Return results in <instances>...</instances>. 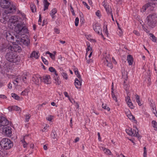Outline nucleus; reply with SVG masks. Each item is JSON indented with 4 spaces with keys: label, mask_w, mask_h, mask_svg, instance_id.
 I'll return each instance as SVG.
<instances>
[{
    "label": "nucleus",
    "mask_w": 157,
    "mask_h": 157,
    "mask_svg": "<svg viewBox=\"0 0 157 157\" xmlns=\"http://www.w3.org/2000/svg\"><path fill=\"white\" fill-rule=\"evenodd\" d=\"M0 5L2 8L6 9L4 12L6 14L13 13L16 12V8L13 2L6 0H1Z\"/></svg>",
    "instance_id": "1"
},
{
    "label": "nucleus",
    "mask_w": 157,
    "mask_h": 157,
    "mask_svg": "<svg viewBox=\"0 0 157 157\" xmlns=\"http://www.w3.org/2000/svg\"><path fill=\"white\" fill-rule=\"evenodd\" d=\"M6 54L5 57L6 59L9 62L13 63H19L20 61V58L18 56L10 50Z\"/></svg>",
    "instance_id": "2"
},
{
    "label": "nucleus",
    "mask_w": 157,
    "mask_h": 157,
    "mask_svg": "<svg viewBox=\"0 0 157 157\" xmlns=\"http://www.w3.org/2000/svg\"><path fill=\"white\" fill-rule=\"evenodd\" d=\"M146 20L149 26L151 28L155 27L157 24V13L149 15L147 17Z\"/></svg>",
    "instance_id": "3"
},
{
    "label": "nucleus",
    "mask_w": 157,
    "mask_h": 157,
    "mask_svg": "<svg viewBox=\"0 0 157 157\" xmlns=\"http://www.w3.org/2000/svg\"><path fill=\"white\" fill-rule=\"evenodd\" d=\"M0 145L4 149H9L13 147V143L8 138H4L0 142Z\"/></svg>",
    "instance_id": "4"
},
{
    "label": "nucleus",
    "mask_w": 157,
    "mask_h": 157,
    "mask_svg": "<svg viewBox=\"0 0 157 157\" xmlns=\"http://www.w3.org/2000/svg\"><path fill=\"white\" fill-rule=\"evenodd\" d=\"M13 33L7 32L4 33V36L8 42L13 43L14 42V37L13 35Z\"/></svg>",
    "instance_id": "5"
},
{
    "label": "nucleus",
    "mask_w": 157,
    "mask_h": 157,
    "mask_svg": "<svg viewBox=\"0 0 157 157\" xmlns=\"http://www.w3.org/2000/svg\"><path fill=\"white\" fill-rule=\"evenodd\" d=\"M102 61L105 66L110 68V69L113 68L112 64L111 63V59L109 56L108 55L107 57H106L103 58Z\"/></svg>",
    "instance_id": "6"
},
{
    "label": "nucleus",
    "mask_w": 157,
    "mask_h": 157,
    "mask_svg": "<svg viewBox=\"0 0 157 157\" xmlns=\"http://www.w3.org/2000/svg\"><path fill=\"white\" fill-rule=\"evenodd\" d=\"M9 124H8V125ZM7 125H2L4 127L3 128V132L8 136H10L12 135V131H11V128L9 126H6ZM2 126H1L2 127Z\"/></svg>",
    "instance_id": "7"
},
{
    "label": "nucleus",
    "mask_w": 157,
    "mask_h": 157,
    "mask_svg": "<svg viewBox=\"0 0 157 157\" xmlns=\"http://www.w3.org/2000/svg\"><path fill=\"white\" fill-rule=\"evenodd\" d=\"M8 21L11 24V25H13L14 26H16L19 22L17 16H11L10 18Z\"/></svg>",
    "instance_id": "8"
},
{
    "label": "nucleus",
    "mask_w": 157,
    "mask_h": 157,
    "mask_svg": "<svg viewBox=\"0 0 157 157\" xmlns=\"http://www.w3.org/2000/svg\"><path fill=\"white\" fill-rule=\"evenodd\" d=\"M10 50L12 52H20L21 51V49L20 46L17 44H13V46L10 45Z\"/></svg>",
    "instance_id": "9"
},
{
    "label": "nucleus",
    "mask_w": 157,
    "mask_h": 157,
    "mask_svg": "<svg viewBox=\"0 0 157 157\" xmlns=\"http://www.w3.org/2000/svg\"><path fill=\"white\" fill-rule=\"evenodd\" d=\"M17 41L18 44H23L24 45L27 46H28L30 43V40L28 38H21V40H19Z\"/></svg>",
    "instance_id": "10"
},
{
    "label": "nucleus",
    "mask_w": 157,
    "mask_h": 157,
    "mask_svg": "<svg viewBox=\"0 0 157 157\" xmlns=\"http://www.w3.org/2000/svg\"><path fill=\"white\" fill-rule=\"evenodd\" d=\"M32 80L36 84L39 85L42 79L40 75H36L33 77Z\"/></svg>",
    "instance_id": "11"
},
{
    "label": "nucleus",
    "mask_w": 157,
    "mask_h": 157,
    "mask_svg": "<svg viewBox=\"0 0 157 157\" xmlns=\"http://www.w3.org/2000/svg\"><path fill=\"white\" fill-rule=\"evenodd\" d=\"M126 131L127 133L130 136H138V131H136V130L132 131V129H126Z\"/></svg>",
    "instance_id": "12"
},
{
    "label": "nucleus",
    "mask_w": 157,
    "mask_h": 157,
    "mask_svg": "<svg viewBox=\"0 0 157 157\" xmlns=\"http://www.w3.org/2000/svg\"><path fill=\"white\" fill-rule=\"evenodd\" d=\"M25 25L23 24L22 22L19 21L18 24L16 25L15 26V29L17 31V32H18V33H20L22 31V29L23 28V26Z\"/></svg>",
    "instance_id": "13"
},
{
    "label": "nucleus",
    "mask_w": 157,
    "mask_h": 157,
    "mask_svg": "<svg viewBox=\"0 0 157 157\" xmlns=\"http://www.w3.org/2000/svg\"><path fill=\"white\" fill-rule=\"evenodd\" d=\"M9 123V121L5 117L0 116V127L2 125H7Z\"/></svg>",
    "instance_id": "14"
},
{
    "label": "nucleus",
    "mask_w": 157,
    "mask_h": 157,
    "mask_svg": "<svg viewBox=\"0 0 157 157\" xmlns=\"http://www.w3.org/2000/svg\"><path fill=\"white\" fill-rule=\"evenodd\" d=\"M10 46H8L6 44H3L0 45V51H5L7 52L8 50H10Z\"/></svg>",
    "instance_id": "15"
},
{
    "label": "nucleus",
    "mask_w": 157,
    "mask_h": 157,
    "mask_svg": "<svg viewBox=\"0 0 157 157\" xmlns=\"http://www.w3.org/2000/svg\"><path fill=\"white\" fill-rule=\"evenodd\" d=\"M93 28L95 32L98 34H99L100 33H101V27L100 26V25L99 24H95L93 26Z\"/></svg>",
    "instance_id": "16"
},
{
    "label": "nucleus",
    "mask_w": 157,
    "mask_h": 157,
    "mask_svg": "<svg viewBox=\"0 0 157 157\" xmlns=\"http://www.w3.org/2000/svg\"><path fill=\"white\" fill-rule=\"evenodd\" d=\"M82 79L80 80L77 78H76L75 81V85L77 89L80 88L82 85Z\"/></svg>",
    "instance_id": "17"
},
{
    "label": "nucleus",
    "mask_w": 157,
    "mask_h": 157,
    "mask_svg": "<svg viewBox=\"0 0 157 157\" xmlns=\"http://www.w3.org/2000/svg\"><path fill=\"white\" fill-rule=\"evenodd\" d=\"M103 6L106 10L108 14H111L112 13V10L110 7H109L108 5L105 4V1H104L102 3Z\"/></svg>",
    "instance_id": "18"
},
{
    "label": "nucleus",
    "mask_w": 157,
    "mask_h": 157,
    "mask_svg": "<svg viewBox=\"0 0 157 157\" xmlns=\"http://www.w3.org/2000/svg\"><path fill=\"white\" fill-rule=\"evenodd\" d=\"M29 73L27 72L24 73L22 76V78L23 81L25 83L28 82V77L29 75Z\"/></svg>",
    "instance_id": "19"
},
{
    "label": "nucleus",
    "mask_w": 157,
    "mask_h": 157,
    "mask_svg": "<svg viewBox=\"0 0 157 157\" xmlns=\"http://www.w3.org/2000/svg\"><path fill=\"white\" fill-rule=\"evenodd\" d=\"M50 77L49 75H46L43 76V79L44 83L48 84L50 83Z\"/></svg>",
    "instance_id": "20"
},
{
    "label": "nucleus",
    "mask_w": 157,
    "mask_h": 157,
    "mask_svg": "<svg viewBox=\"0 0 157 157\" xmlns=\"http://www.w3.org/2000/svg\"><path fill=\"white\" fill-rule=\"evenodd\" d=\"M152 4L151 3H148L145 5L143 6L141 9V11L142 12H145L147 9L151 6Z\"/></svg>",
    "instance_id": "21"
},
{
    "label": "nucleus",
    "mask_w": 157,
    "mask_h": 157,
    "mask_svg": "<svg viewBox=\"0 0 157 157\" xmlns=\"http://www.w3.org/2000/svg\"><path fill=\"white\" fill-rule=\"evenodd\" d=\"M127 60L129 65L132 64L133 62V58L132 56L129 55L127 56Z\"/></svg>",
    "instance_id": "22"
},
{
    "label": "nucleus",
    "mask_w": 157,
    "mask_h": 157,
    "mask_svg": "<svg viewBox=\"0 0 157 157\" xmlns=\"http://www.w3.org/2000/svg\"><path fill=\"white\" fill-rule=\"evenodd\" d=\"M8 109L9 110H10L11 111L13 110H15L17 111H21L20 108L17 106H14L12 107H8Z\"/></svg>",
    "instance_id": "23"
},
{
    "label": "nucleus",
    "mask_w": 157,
    "mask_h": 157,
    "mask_svg": "<svg viewBox=\"0 0 157 157\" xmlns=\"http://www.w3.org/2000/svg\"><path fill=\"white\" fill-rule=\"evenodd\" d=\"M57 12V10L56 8L53 9L51 11L50 14L52 16V18H54L55 17V14Z\"/></svg>",
    "instance_id": "24"
},
{
    "label": "nucleus",
    "mask_w": 157,
    "mask_h": 157,
    "mask_svg": "<svg viewBox=\"0 0 157 157\" xmlns=\"http://www.w3.org/2000/svg\"><path fill=\"white\" fill-rule=\"evenodd\" d=\"M39 56L38 55V52L35 51H33L30 55V57H34L36 59L38 58Z\"/></svg>",
    "instance_id": "25"
},
{
    "label": "nucleus",
    "mask_w": 157,
    "mask_h": 157,
    "mask_svg": "<svg viewBox=\"0 0 157 157\" xmlns=\"http://www.w3.org/2000/svg\"><path fill=\"white\" fill-rule=\"evenodd\" d=\"M43 2L44 6V11L47 10L48 9V6L50 5V3L48 2L47 0H43Z\"/></svg>",
    "instance_id": "26"
},
{
    "label": "nucleus",
    "mask_w": 157,
    "mask_h": 157,
    "mask_svg": "<svg viewBox=\"0 0 157 157\" xmlns=\"http://www.w3.org/2000/svg\"><path fill=\"white\" fill-rule=\"evenodd\" d=\"M127 99H128V101H127V103L131 109H133V105L132 103L131 102L129 96H127Z\"/></svg>",
    "instance_id": "27"
},
{
    "label": "nucleus",
    "mask_w": 157,
    "mask_h": 157,
    "mask_svg": "<svg viewBox=\"0 0 157 157\" xmlns=\"http://www.w3.org/2000/svg\"><path fill=\"white\" fill-rule=\"evenodd\" d=\"M127 117L129 118L130 120H134L135 121H136L135 120V117H134L132 114L131 113V112L129 111H128L126 113Z\"/></svg>",
    "instance_id": "28"
},
{
    "label": "nucleus",
    "mask_w": 157,
    "mask_h": 157,
    "mask_svg": "<svg viewBox=\"0 0 157 157\" xmlns=\"http://www.w3.org/2000/svg\"><path fill=\"white\" fill-rule=\"evenodd\" d=\"M122 77L124 80L127 81L128 78L127 73L125 71L122 72Z\"/></svg>",
    "instance_id": "29"
},
{
    "label": "nucleus",
    "mask_w": 157,
    "mask_h": 157,
    "mask_svg": "<svg viewBox=\"0 0 157 157\" xmlns=\"http://www.w3.org/2000/svg\"><path fill=\"white\" fill-rule=\"evenodd\" d=\"M59 77L58 76V74H57V75H56V76H54V79L55 81V83L56 84L59 85L60 83V81H59L58 79Z\"/></svg>",
    "instance_id": "30"
},
{
    "label": "nucleus",
    "mask_w": 157,
    "mask_h": 157,
    "mask_svg": "<svg viewBox=\"0 0 157 157\" xmlns=\"http://www.w3.org/2000/svg\"><path fill=\"white\" fill-rule=\"evenodd\" d=\"M74 71L75 74L77 75V77L80 80H82V78L81 75H79V73L77 68H75L74 70Z\"/></svg>",
    "instance_id": "31"
},
{
    "label": "nucleus",
    "mask_w": 157,
    "mask_h": 157,
    "mask_svg": "<svg viewBox=\"0 0 157 157\" xmlns=\"http://www.w3.org/2000/svg\"><path fill=\"white\" fill-rule=\"evenodd\" d=\"M89 51H90V52L91 51H92V48L90 47V44L88 45L87 44V48L86 49V56Z\"/></svg>",
    "instance_id": "32"
},
{
    "label": "nucleus",
    "mask_w": 157,
    "mask_h": 157,
    "mask_svg": "<svg viewBox=\"0 0 157 157\" xmlns=\"http://www.w3.org/2000/svg\"><path fill=\"white\" fill-rule=\"evenodd\" d=\"M113 82L112 83V98H113V99L115 101L117 102V98H116V97L115 95V94H114V93H113Z\"/></svg>",
    "instance_id": "33"
},
{
    "label": "nucleus",
    "mask_w": 157,
    "mask_h": 157,
    "mask_svg": "<svg viewBox=\"0 0 157 157\" xmlns=\"http://www.w3.org/2000/svg\"><path fill=\"white\" fill-rule=\"evenodd\" d=\"M51 136L54 139H56L57 135L55 131L53 130L52 131V132L51 134Z\"/></svg>",
    "instance_id": "34"
},
{
    "label": "nucleus",
    "mask_w": 157,
    "mask_h": 157,
    "mask_svg": "<svg viewBox=\"0 0 157 157\" xmlns=\"http://www.w3.org/2000/svg\"><path fill=\"white\" fill-rule=\"evenodd\" d=\"M49 71L52 72H54L56 75H57L56 71L55 69L52 67H50L49 68Z\"/></svg>",
    "instance_id": "35"
},
{
    "label": "nucleus",
    "mask_w": 157,
    "mask_h": 157,
    "mask_svg": "<svg viewBox=\"0 0 157 157\" xmlns=\"http://www.w3.org/2000/svg\"><path fill=\"white\" fill-rule=\"evenodd\" d=\"M32 11L34 12L36 10V6L34 4H32L30 6Z\"/></svg>",
    "instance_id": "36"
},
{
    "label": "nucleus",
    "mask_w": 157,
    "mask_h": 157,
    "mask_svg": "<svg viewBox=\"0 0 157 157\" xmlns=\"http://www.w3.org/2000/svg\"><path fill=\"white\" fill-rule=\"evenodd\" d=\"M29 91V90L28 89H25L21 93V95H26L28 94V93Z\"/></svg>",
    "instance_id": "37"
},
{
    "label": "nucleus",
    "mask_w": 157,
    "mask_h": 157,
    "mask_svg": "<svg viewBox=\"0 0 157 157\" xmlns=\"http://www.w3.org/2000/svg\"><path fill=\"white\" fill-rule=\"evenodd\" d=\"M48 54L49 55V56L50 57L52 58L53 60H54L55 59V57L54 55L50 53L49 51H47L46 52V54Z\"/></svg>",
    "instance_id": "38"
},
{
    "label": "nucleus",
    "mask_w": 157,
    "mask_h": 157,
    "mask_svg": "<svg viewBox=\"0 0 157 157\" xmlns=\"http://www.w3.org/2000/svg\"><path fill=\"white\" fill-rule=\"evenodd\" d=\"M11 95L13 98L16 100H19L20 99L19 97L15 93H12Z\"/></svg>",
    "instance_id": "39"
},
{
    "label": "nucleus",
    "mask_w": 157,
    "mask_h": 157,
    "mask_svg": "<svg viewBox=\"0 0 157 157\" xmlns=\"http://www.w3.org/2000/svg\"><path fill=\"white\" fill-rule=\"evenodd\" d=\"M150 37L151 38V40L154 42H156L157 40L156 38L151 33L150 34Z\"/></svg>",
    "instance_id": "40"
},
{
    "label": "nucleus",
    "mask_w": 157,
    "mask_h": 157,
    "mask_svg": "<svg viewBox=\"0 0 157 157\" xmlns=\"http://www.w3.org/2000/svg\"><path fill=\"white\" fill-rule=\"evenodd\" d=\"M126 80L124 81V88L126 91H127L128 89L129 86L127 84H126Z\"/></svg>",
    "instance_id": "41"
},
{
    "label": "nucleus",
    "mask_w": 157,
    "mask_h": 157,
    "mask_svg": "<svg viewBox=\"0 0 157 157\" xmlns=\"http://www.w3.org/2000/svg\"><path fill=\"white\" fill-rule=\"evenodd\" d=\"M28 29L24 25L22 28V29L21 32H22L23 33H28Z\"/></svg>",
    "instance_id": "42"
},
{
    "label": "nucleus",
    "mask_w": 157,
    "mask_h": 157,
    "mask_svg": "<svg viewBox=\"0 0 157 157\" xmlns=\"http://www.w3.org/2000/svg\"><path fill=\"white\" fill-rule=\"evenodd\" d=\"M104 152L107 155H111V153L110 151L108 149H104Z\"/></svg>",
    "instance_id": "43"
},
{
    "label": "nucleus",
    "mask_w": 157,
    "mask_h": 157,
    "mask_svg": "<svg viewBox=\"0 0 157 157\" xmlns=\"http://www.w3.org/2000/svg\"><path fill=\"white\" fill-rule=\"evenodd\" d=\"M15 38H14V42H15V41L17 42L18 43V41L19 40H21V38H20V36L18 35H15Z\"/></svg>",
    "instance_id": "44"
},
{
    "label": "nucleus",
    "mask_w": 157,
    "mask_h": 157,
    "mask_svg": "<svg viewBox=\"0 0 157 157\" xmlns=\"http://www.w3.org/2000/svg\"><path fill=\"white\" fill-rule=\"evenodd\" d=\"M41 59L44 64L45 65H48V61L44 58L42 56L41 57Z\"/></svg>",
    "instance_id": "45"
},
{
    "label": "nucleus",
    "mask_w": 157,
    "mask_h": 157,
    "mask_svg": "<svg viewBox=\"0 0 157 157\" xmlns=\"http://www.w3.org/2000/svg\"><path fill=\"white\" fill-rule=\"evenodd\" d=\"M153 126L154 128L157 129V123L155 121H153L152 122Z\"/></svg>",
    "instance_id": "46"
},
{
    "label": "nucleus",
    "mask_w": 157,
    "mask_h": 157,
    "mask_svg": "<svg viewBox=\"0 0 157 157\" xmlns=\"http://www.w3.org/2000/svg\"><path fill=\"white\" fill-rule=\"evenodd\" d=\"M30 117L31 115L29 114H28L25 115V121L26 122H28L29 121Z\"/></svg>",
    "instance_id": "47"
},
{
    "label": "nucleus",
    "mask_w": 157,
    "mask_h": 157,
    "mask_svg": "<svg viewBox=\"0 0 157 157\" xmlns=\"http://www.w3.org/2000/svg\"><path fill=\"white\" fill-rule=\"evenodd\" d=\"M102 107L104 109H107L108 111H109L110 110V109L109 107H106V104H102Z\"/></svg>",
    "instance_id": "48"
},
{
    "label": "nucleus",
    "mask_w": 157,
    "mask_h": 157,
    "mask_svg": "<svg viewBox=\"0 0 157 157\" xmlns=\"http://www.w3.org/2000/svg\"><path fill=\"white\" fill-rule=\"evenodd\" d=\"M0 21L4 24H6V23L7 21L6 18H2L0 19Z\"/></svg>",
    "instance_id": "49"
},
{
    "label": "nucleus",
    "mask_w": 157,
    "mask_h": 157,
    "mask_svg": "<svg viewBox=\"0 0 157 157\" xmlns=\"http://www.w3.org/2000/svg\"><path fill=\"white\" fill-rule=\"evenodd\" d=\"M61 74L64 78H65L66 79H67V73L63 72Z\"/></svg>",
    "instance_id": "50"
},
{
    "label": "nucleus",
    "mask_w": 157,
    "mask_h": 157,
    "mask_svg": "<svg viewBox=\"0 0 157 157\" xmlns=\"http://www.w3.org/2000/svg\"><path fill=\"white\" fill-rule=\"evenodd\" d=\"M150 106L152 108L156 107L155 104L154 102L153 101L152 102H151V101H150Z\"/></svg>",
    "instance_id": "51"
},
{
    "label": "nucleus",
    "mask_w": 157,
    "mask_h": 157,
    "mask_svg": "<svg viewBox=\"0 0 157 157\" xmlns=\"http://www.w3.org/2000/svg\"><path fill=\"white\" fill-rule=\"evenodd\" d=\"M144 157H147V150L146 147H144Z\"/></svg>",
    "instance_id": "52"
},
{
    "label": "nucleus",
    "mask_w": 157,
    "mask_h": 157,
    "mask_svg": "<svg viewBox=\"0 0 157 157\" xmlns=\"http://www.w3.org/2000/svg\"><path fill=\"white\" fill-rule=\"evenodd\" d=\"M78 22L79 18L78 17H77L75 18V24L76 26H77L78 25Z\"/></svg>",
    "instance_id": "53"
},
{
    "label": "nucleus",
    "mask_w": 157,
    "mask_h": 157,
    "mask_svg": "<svg viewBox=\"0 0 157 157\" xmlns=\"http://www.w3.org/2000/svg\"><path fill=\"white\" fill-rule=\"evenodd\" d=\"M152 113L155 114V116H156V113L157 114L156 107L152 108Z\"/></svg>",
    "instance_id": "54"
},
{
    "label": "nucleus",
    "mask_w": 157,
    "mask_h": 157,
    "mask_svg": "<svg viewBox=\"0 0 157 157\" xmlns=\"http://www.w3.org/2000/svg\"><path fill=\"white\" fill-rule=\"evenodd\" d=\"M70 7L71 11V12L73 15H75V12H74V10H73V7H72V6L71 5H70Z\"/></svg>",
    "instance_id": "55"
},
{
    "label": "nucleus",
    "mask_w": 157,
    "mask_h": 157,
    "mask_svg": "<svg viewBox=\"0 0 157 157\" xmlns=\"http://www.w3.org/2000/svg\"><path fill=\"white\" fill-rule=\"evenodd\" d=\"M133 33L134 34H135L136 35L139 36H140V34L137 31L134 30L133 31Z\"/></svg>",
    "instance_id": "56"
},
{
    "label": "nucleus",
    "mask_w": 157,
    "mask_h": 157,
    "mask_svg": "<svg viewBox=\"0 0 157 157\" xmlns=\"http://www.w3.org/2000/svg\"><path fill=\"white\" fill-rule=\"evenodd\" d=\"M82 3L88 9H90V7L88 6V5H87V4L85 2H82Z\"/></svg>",
    "instance_id": "57"
},
{
    "label": "nucleus",
    "mask_w": 157,
    "mask_h": 157,
    "mask_svg": "<svg viewBox=\"0 0 157 157\" xmlns=\"http://www.w3.org/2000/svg\"><path fill=\"white\" fill-rule=\"evenodd\" d=\"M96 16H97L98 17H100L101 16V15H100V11L99 10H98L96 12Z\"/></svg>",
    "instance_id": "58"
},
{
    "label": "nucleus",
    "mask_w": 157,
    "mask_h": 157,
    "mask_svg": "<svg viewBox=\"0 0 157 157\" xmlns=\"http://www.w3.org/2000/svg\"><path fill=\"white\" fill-rule=\"evenodd\" d=\"M54 32H56L57 33H59V30L57 28H55L54 29Z\"/></svg>",
    "instance_id": "59"
},
{
    "label": "nucleus",
    "mask_w": 157,
    "mask_h": 157,
    "mask_svg": "<svg viewBox=\"0 0 157 157\" xmlns=\"http://www.w3.org/2000/svg\"><path fill=\"white\" fill-rule=\"evenodd\" d=\"M103 32H104L107 35L108 34V31L107 29V26H106V29L103 30Z\"/></svg>",
    "instance_id": "60"
},
{
    "label": "nucleus",
    "mask_w": 157,
    "mask_h": 157,
    "mask_svg": "<svg viewBox=\"0 0 157 157\" xmlns=\"http://www.w3.org/2000/svg\"><path fill=\"white\" fill-rule=\"evenodd\" d=\"M135 96H136V101L140 99V97L137 94H136Z\"/></svg>",
    "instance_id": "61"
},
{
    "label": "nucleus",
    "mask_w": 157,
    "mask_h": 157,
    "mask_svg": "<svg viewBox=\"0 0 157 157\" xmlns=\"http://www.w3.org/2000/svg\"><path fill=\"white\" fill-rule=\"evenodd\" d=\"M18 79V78H17V79H16L15 80H14L13 82V83L15 84V85H16V83H18V81L17 80V79Z\"/></svg>",
    "instance_id": "62"
},
{
    "label": "nucleus",
    "mask_w": 157,
    "mask_h": 157,
    "mask_svg": "<svg viewBox=\"0 0 157 157\" xmlns=\"http://www.w3.org/2000/svg\"><path fill=\"white\" fill-rule=\"evenodd\" d=\"M79 138L78 137H77L75 140V141H74V142L75 143H76L79 140Z\"/></svg>",
    "instance_id": "63"
},
{
    "label": "nucleus",
    "mask_w": 157,
    "mask_h": 157,
    "mask_svg": "<svg viewBox=\"0 0 157 157\" xmlns=\"http://www.w3.org/2000/svg\"><path fill=\"white\" fill-rule=\"evenodd\" d=\"M0 98H6V96L4 95L0 94Z\"/></svg>",
    "instance_id": "64"
}]
</instances>
